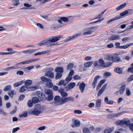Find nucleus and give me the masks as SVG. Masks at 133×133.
Returning a JSON list of instances; mask_svg holds the SVG:
<instances>
[{
  "label": "nucleus",
  "mask_w": 133,
  "mask_h": 133,
  "mask_svg": "<svg viewBox=\"0 0 133 133\" xmlns=\"http://www.w3.org/2000/svg\"><path fill=\"white\" fill-rule=\"evenodd\" d=\"M32 82V81L31 80H27L25 82H24V84L26 85L29 86L31 85Z\"/></svg>",
  "instance_id": "nucleus-36"
},
{
  "label": "nucleus",
  "mask_w": 133,
  "mask_h": 133,
  "mask_svg": "<svg viewBox=\"0 0 133 133\" xmlns=\"http://www.w3.org/2000/svg\"><path fill=\"white\" fill-rule=\"evenodd\" d=\"M97 26H94L90 28L85 29L83 30V35H87L91 34L93 32L95 31L97 29Z\"/></svg>",
  "instance_id": "nucleus-5"
},
{
  "label": "nucleus",
  "mask_w": 133,
  "mask_h": 133,
  "mask_svg": "<svg viewBox=\"0 0 133 133\" xmlns=\"http://www.w3.org/2000/svg\"><path fill=\"white\" fill-rule=\"evenodd\" d=\"M128 13V10H126L121 13L120 14V15L121 16H124L127 14Z\"/></svg>",
  "instance_id": "nucleus-46"
},
{
  "label": "nucleus",
  "mask_w": 133,
  "mask_h": 133,
  "mask_svg": "<svg viewBox=\"0 0 133 133\" xmlns=\"http://www.w3.org/2000/svg\"><path fill=\"white\" fill-rule=\"evenodd\" d=\"M58 92L62 96L61 97H65L68 96L67 93L64 91V90L63 88L59 89L58 90Z\"/></svg>",
  "instance_id": "nucleus-13"
},
{
  "label": "nucleus",
  "mask_w": 133,
  "mask_h": 133,
  "mask_svg": "<svg viewBox=\"0 0 133 133\" xmlns=\"http://www.w3.org/2000/svg\"><path fill=\"white\" fill-rule=\"evenodd\" d=\"M114 129V127H112L111 128H109L106 129L104 131V133H110Z\"/></svg>",
  "instance_id": "nucleus-31"
},
{
  "label": "nucleus",
  "mask_w": 133,
  "mask_h": 133,
  "mask_svg": "<svg viewBox=\"0 0 133 133\" xmlns=\"http://www.w3.org/2000/svg\"><path fill=\"white\" fill-rule=\"evenodd\" d=\"M24 5L26 7L25 8H29V9H32V8H30V6H31V4H29L28 3H25L24 4Z\"/></svg>",
  "instance_id": "nucleus-52"
},
{
  "label": "nucleus",
  "mask_w": 133,
  "mask_h": 133,
  "mask_svg": "<svg viewBox=\"0 0 133 133\" xmlns=\"http://www.w3.org/2000/svg\"><path fill=\"white\" fill-rule=\"evenodd\" d=\"M108 39L111 41H113L115 40H119L121 39V38L119 35H114L109 37Z\"/></svg>",
  "instance_id": "nucleus-10"
},
{
  "label": "nucleus",
  "mask_w": 133,
  "mask_h": 133,
  "mask_svg": "<svg viewBox=\"0 0 133 133\" xmlns=\"http://www.w3.org/2000/svg\"><path fill=\"white\" fill-rule=\"evenodd\" d=\"M38 60V59H33L32 60L26 61V62L27 64H29L30 63H33L35 61Z\"/></svg>",
  "instance_id": "nucleus-48"
},
{
  "label": "nucleus",
  "mask_w": 133,
  "mask_h": 133,
  "mask_svg": "<svg viewBox=\"0 0 133 133\" xmlns=\"http://www.w3.org/2000/svg\"><path fill=\"white\" fill-rule=\"evenodd\" d=\"M132 80H133V75H132L128 78L127 81L128 82H130Z\"/></svg>",
  "instance_id": "nucleus-57"
},
{
  "label": "nucleus",
  "mask_w": 133,
  "mask_h": 133,
  "mask_svg": "<svg viewBox=\"0 0 133 133\" xmlns=\"http://www.w3.org/2000/svg\"><path fill=\"white\" fill-rule=\"evenodd\" d=\"M86 85L83 82L81 83L79 85V88L81 92L83 93L84 91Z\"/></svg>",
  "instance_id": "nucleus-23"
},
{
  "label": "nucleus",
  "mask_w": 133,
  "mask_h": 133,
  "mask_svg": "<svg viewBox=\"0 0 133 133\" xmlns=\"http://www.w3.org/2000/svg\"><path fill=\"white\" fill-rule=\"evenodd\" d=\"M121 18V17L119 16H115V17L112 18L111 19H110L109 21H108L107 22V24H109L111 22H112L114 21L117 20L118 19H119L120 18Z\"/></svg>",
  "instance_id": "nucleus-25"
},
{
  "label": "nucleus",
  "mask_w": 133,
  "mask_h": 133,
  "mask_svg": "<svg viewBox=\"0 0 133 133\" xmlns=\"http://www.w3.org/2000/svg\"><path fill=\"white\" fill-rule=\"evenodd\" d=\"M95 106V104L93 102H91L89 103L88 105L89 107L90 108H92L94 107Z\"/></svg>",
  "instance_id": "nucleus-59"
},
{
  "label": "nucleus",
  "mask_w": 133,
  "mask_h": 133,
  "mask_svg": "<svg viewBox=\"0 0 133 133\" xmlns=\"http://www.w3.org/2000/svg\"><path fill=\"white\" fill-rule=\"evenodd\" d=\"M73 66L74 64L73 63H71L69 64L67 66V69L69 70L73 68Z\"/></svg>",
  "instance_id": "nucleus-44"
},
{
  "label": "nucleus",
  "mask_w": 133,
  "mask_h": 133,
  "mask_svg": "<svg viewBox=\"0 0 133 133\" xmlns=\"http://www.w3.org/2000/svg\"><path fill=\"white\" fill-rule=\"evenodd\" d=\"M121 114V113H120L112 114L108 116V118L109 119L114 118L118 116H119Z\"/></svg>",
  "instance_id": "nucleus-24"
},
{
  "label": "nucleus",
  "mask_w": 133,
  "mask_h": 133,
  "mask_svg": "<svg viewBox=\"0 0 133 133\" xmlns=\"http://www.w3.org/2000/svg\"><path fill=\"white\" fill-rule=\"evenodd\" d=\"M72 77L68 76L65 79V81L66 82V83H68L72 79Z\"/></svg>",
  "instance_id": "nucleus-54"
},
{
  "label": "nucleus",
  "mask_w": 133,
  "mask_h": 133,
  "mask_svg": "<svg viewBox=\"0 0 133 133\" xmlns=\"http://www.w3.org/2000/svg\"><path fill=\"white\" fill-rule=\"evenodd\" d=\"M62 74L61 73H57L55 77V78L56 79H60L62 76Z\"/></svg>",
  "instance_id": "nucleus-39"
},
{
  "label": "nucleus",
  "mask_w": 133,
  "mask_h": 133,
  "mask_svg": "<svg viewBox=\"0 0 133 133\" xmlns=\"http://www.w3.org/2000/svg\"><path fill=\"white\" fill-rule=\"evenodd\" d=\"M60 38L61 37L59 36H53L50 37L45 40L38 43L37 45L40 46L44 45L47 47H51L57 45V44L54 43L59 41Z\"/></svg>",
  "instance_id": "nucleus-1"
},
{
  "label": "nucleus",
  "mask_w": 133,
  "mask_h": 133,
  "mask_svg": "<svg viewBox=\"0 0 133 133\" xmlns=\"http://www.w3.org/2000/svg\"><path fill=\"white\" fill-rule=\"evenodd\" d=\"M35 108L31 110L28 112V114L30 115H35L37 116L43 112V108L40 105L36 104Z\"/></svg>",
  "instance_id": "nucleus-3"
},
{
  "label": "nucleus",
  "mask_w": 133,
  "mask_h": 133,
  "mask_svg": "<svg viewBox=\"0 0 133 133\" xmlns=\"http://www.w3.org/2000/svg\"><path fill=\"white\" fill-rule=\"evenodd\" d=\"M48 82L46 83V85L49 88H51L53 86V84L51 82Z\"/></svg>",
  "instance_id": "nucleus-60"
},
{
  "label": "nucleus",
  "mask_w": 133,
  "mask_h": 133,
  "mask_svg": "<svg viewBox=\"0 0 133 133\" xmlns=\"http://www.w3.org/2000/svg\"><path fill=\"white\" fill-rule=\"evenodd\" d=\"M126 87V84L124 83H122L120 87V89L119 91V94H122L124 92Z\"/></svg>",
  "instance_id": "nucleus-17"
},
{
  "label": "nucleus",
  "mask_w": 133,
  "mask_h": 133,
  "mask_svg": "<svg viewBox=\"0 0 133 133\" xmlns=\"http://www.w3.org/2000/svg\"><path fill=\"white\" fill-rule=\"evenodd\" d=\"M132 43H129L127 44L122 46H120V49H126L128 48L130 46L132 45Z\"/></svg>",
  "instance_id": "nucleus-34"
},
{
  "label": "nucleus",
  "mask_w": 133,
  "mask_h": 133,
  "mask_svg": "<svg viewBox=\"0 0 133 133\" xmlns=\"http://www.w3.org/2000/svg\"><path fill=\"white\" fill-rule=\"evenodd\" d=\"M75 114H80L82 113V111L80 110H75L74 111Z\"/></svg>",
  "instance_id": "nucleus-56"
},
{
  "label": "nucleus",
  "mask_w": 133,
  "mask_h": 133,
  "mask_svg": "<svg viewBox=\"0 0 133 133\" xmlns=\"http://www.w3.org/2000/svg\"><path fill=\"white\" fill-rule=\"evenodd\" d=\"M76 84L74 82H70L68 84L66 87L67 91L73 89L75 86Z\"/></svg>",
  "instance_id": "nucleus-11"
},
{
  "label": "nucleus",
  "mask_w": 133,
  "mask_h": 133,
  "mask_svg": "<svg viewBox=\"0 0 133 133\" xmlns=\"http://www.w3.org/2000/svg\"><path fill=\"white\" fill-rule=\"evenodd\" d=\"M33 103L31 100H29L28 103V105L29 107H31L33 106Z\"/></svg>",
  "instance_id": "nucleus-50"
},
{
  "label": "nucleus",
  "mask_w": 133,
  "mask_h": 133,
  "mask_svg": "<svg viewBox=\"0 0 133 133\" xmlns=\"http://www.w3.org/2000/svg\"><path fill=\"white\" fill-rule=\"evenodd\" d=\"M93 65L94 68L97 69H99L101 68L99 61H94L93 63Z\"/></svg>",
  "instance_id": "nucleus-21"
},
{
  "label": "nucleus",
  "mask_w": 133,
  "mask_h": 133,
  "mask_svg": "<svg viewBox=\"0 0 133 133\" xmlns=\"http://www.w3.org/2000/svg\"><path fill=\"white\" fill-rule=\"evenodd\" d=\"M126 95L127 96H130L131 95L130 91L128 88H127L126 91Z\"/></svg>",
  "instance_id": "nucleus-49"
},
{
  "label": "nucleus",
  "mask_w": 133,
  "mask_h": 133,
  "mask_svg": "<svg viewBox=\"0 0 133 133\" xmlns=\"http://www.w3.org/2000/svg\"><path fill=\"white\" fill-rule=\"evenodd\" d=\"M127 5V4L126 3H124L121 5L116 8V10L117 11H119L121 9L124 8Z\"/></svg>",
  "instance_id": "nucleus-27"
},
{
  "label": "nucleus",
  "mask_w": 133,
  "mask_h": 133,
  "mask_svg": "<svg viewBox=\"0 0 133 133\" xmlns=\"http://www.w3.org/2000/svg\"><path fill=\"white\" fill-rule=\"evenodd\" d=\"M55 101L51 102L50 104L54 106L63 104L69 101H73L74 98L71 96L65 97H61L58 96H57L54 98Z\"/></svg>",
  "instance_id": "nucleus-2"
},
{
  "label": "nucleus",
  "mask_w": 133,
  "mask_h": 133,
  "mask_svg": "<svg viewBox=\"0 0 133 133\" xmlns=\"http://www.w3.org/2000/svg\"><path fill=\"white\" fill-rule=\"evenodd\" d=\"M25 96L23 95H21L19 97L18 99V101L22 100L24 98Z\"/></svg>",
  "instance_id": "nucleus-61"
},
{
  "label": "nucleus",
  "mask_w": 133,
  "mask_h": 133,
  "mask_svg": "<svg viewBox=\"0 0 133 133\" xmlns=\"http://www.w3.org/2000/svg\"><path fill=\"white\" fill-rule=\"evenodd\" d=\"M73 78L75 80L79 79L81 78V77L77 75L74 76L73 77Z\"/></svg>",
  "instance_id": "nucleus-58"
},
{
  "label": "nucleus",
  "mask_w": 133,
  "mask_h": 133,
  "mask_svg": "<svg viewBox=\"0 0 133 133\" xmlns=\"http://www.w3.org/2000/svg\"><path fill=\"white\" fill-rule=\"evenodd\" d=\"M14 90H11L8 92V93L9 96L11 97H12L13 96Z\"/></svg>",
  "instance_id": "nucleus-53"
},
{
  "label": "nucleus",
  "mask_w": 133,
  "mask_h": 133,
  "mask_svg": "<svg viewBox=\"0 0 133 133\" xmlns=\"http://www.w3.org/2000/svg\"><path fill=\"white\" fill-rule=\"evenodd\" d=\"M37 50V49H30L26 50L23 51L22 52L26 54H29L36 51Z\"/></svg>",
  "instance_id": "nucleus-16"
},
{
  "label": "nucleus",
  "mask_w": 133,
  "mask_h": 133,
  "mask_svg": "<svg viewBox=\"0 0 133 133\" xmlns=\"http://www.w3.org/2000/svg\"><path fill=\"white\" fill-rule=\"evenodd\" d=\"M11 88V86L10 85H7L5 87L4 89V91H7L10 90Z\"/></svg>",
  "instance_id": "nucleus-45"
},
{
  "label": "nucleus",
  "mask_w": 133,
  "mask_h": 133,
  "mask_svg": "<svg viewBox=\"0 0 133 133\" xmlns=\"http://www.w3.org/2000/svg\"><path fill=\"white\" fill-rule=\"evenodd\" d=\"M83 133H91L90 129L87 127H84L82 129Z\"/></svg>",
  "instance_id": "nucleus-32"
},
{
  "label": "nucleus",
  "mask_w": 133,
  "mask_h": 133,
  "mask_svg": "<svg viewBox=\"0 0 133 133\" xmlns=\"http://www.w3.org/2000/svg\"><path fill=\"white\" fill-rule=\"evenodd\" d=\"M107 84H105L103 85L101 89L99 91L98 94V96H99L101 94H102L103 92L105 90L107 86Z\"/></svg>",
  "instance_id": "nucleus-19"
},
{
  "label": "nucleus",
  "mask_w": 133,
  "mask_h": 133,
  "mask_svg": "<svg viewBox=\"0 0 133 133\" xmlns=\"http://www.w3.org/2000/svg\"><path fill=\"white\" fill-rule=\"evenodd\" d=\"M55 71L57 73H61L62 74L63 72V69L62 67H58L55 69Z\"/></svg>",
  "instance_id": "nucleus-22"
},
{
  "label": "nucleus",
  "mask_w": 133,
  "mask_h": 133,
  "mask_svg": "<svg viewBox=\"0 0 133 133\" xmlns=\"http://www.w3.org/2000/svg\"><path fill=\"white\" fill-rule=\"evenodd\" d=\"M44 75L51 78H53L54 76V73L51 71H48L46 72Z\"/></svg>",
  "instance_id": "nucleus-14"
},
{
  "label": "nucleus",
  "mask_w": 133,
  "mask_h": 133,
  "mask_svg": "<svg viewBox=\"0 0 133 133\" xmlns=\"http://www.w3.org/2000/svg\"><path fill=\"white\" fill-rule=\"evenodd\" d=\"M99 62L101 68L107 67L110 65V62L105 63L104 61L102 59H99Z\"/></svg>",
  "instance_id": "nucleus-8"
},
{
  "label": "nucleus",
  "mask_w": 133,
  "mask_h": 133,
  "mask_svg": "<svg viewBox=\"0 0 133 133\" xmlns=\"http://www.w3.org/2000/svg\"><path fill=\"white\" fill-rule=\"evenodd\" d=\"M48 52L47 50L43 51L41 52H38L35 54L34 55L35 56H37L40 55H42L46 54Z\"/></svg>",
  "instance_id": "nucleus-37"
},
{
  "label": "nucleus",
  "mask_w": 133,
  "mask_h": 133,
  "mask_svg": "<svg viewBox=\"0 0 133 133\" xmlns=\"http://www.w3.org/2000/svg\"><path fill=\"white\" fill-rule=\"evenodd\" d=\"M30 91H34L35 90L38 88V87L37 86H31L28 87Z\"/></svg>",
  "instance_id": "nucleus-40"
},
{
  "label": "nucleus",
  "mask_w": 133,
  "mask_h": 133,
  "mask_svg": "<svg viewBox=\"0 0 133 133\" xmlns=\"http://www.w3.org/2000/svg\"><path fill=\"white\" fill-rule=\"evenodd\" d=\"M41 81L45 82H50L51 81V79L47 78L44 76L41 77Z\"/></svg>",
  "instance_id": "nucleus-29"
},
{
  "label": "nucleus",
  "mask_w": 133,
  "mask_h": 133,
  "mask_svg": "<svg viewBox=\"0 0 133 133\" xmlns=\"http://www.w3.org/2000/svg\"><path fill=\"white\" fill-rule=\"evenodd\" d=\"M68 19L66 17H61L58 20V22L61 24V25L59 26H57V28H59L65 25L66 24L65 22H68Z\"/></svg>",
  "instance_id": "nucleus-6"
},
{
  "label": "nucleus",
  "mask_w": 133,
  "mask_h": 133,
  "mask_svg": "<svg viewBox=\"0 0 133 133\" xmlns=\"http://www.w3.org/2000/svg\"><path fill=\"white\" fill-rule=\"evenodd\" d=\"M111 73L108 72H104L103 75V77L104 78H107L108 76H109L111 75Z\"/></svg>",
  "instance_id": "nucleus-41"
},
{
  "label": "nucleus",
  "mask_w": 133,
  "mask_h": 133,
  "mask_svg": "<svg viewBox=\"0 0 133 133\" xmlns=\"http://www.w3.org/2000/svg\"><path fill=\"white\" fill-rule=\"evenodd\" d=\"M72 122L73 123V124L71 125L72 127H79L80 125V121L78 120L73 119L72 120Z\"/></svg>",
  "instance_id": "nucleus-9"
},
{
  "label": "nucleus",
  "mask_w": 133,
  "mask_h": 133,
  "mask_svg": "<svg viewBox=\"0 0 133 133\" xmlns=\"http://www.w3.org/2000/svg\"><path fill=\"white\" fill-rule=\"evenodd\" d=\"M38 97L41 100L44 101L46 99L44 95L41 91H38L37 92Z\"/></svg>",
  "instance_id": "nucleus-15"
},
{
  "label": "nucleus",
  "mask_w": 133,
  "mask_h": 133,
  "mask_svg": "<svg viewBox=\"0 0 133 133\" xmlns=\"http://www.w3.org/2000/svg\"><path fill=\"white\" fill-rule=\"evenodd\" d=\"M32 101L33 103H36L39 102V99L36 97H34L32 98Z\"/></svg>",
  "instance_id": "nucleus-43"
},
{
  "label": "nucleus",
  "mask_w": 133,
  "mask_h": 133,
  "mask_svg": "<svg viewBox=\"0 0 133 133\" xmlns=\"http://www.w3.org/2000/svg\"><path fill=\"white\" fill-rule=\"evenodd\" d=\"M112 54H110L106 55L104 59L108 60L109 61H112Z\"/></svg>",
  "instance_id": "nucleus-38"
},
{
  "label": "nucleus",
  "mask_w": 133,
  "mask_h": 133,
  "mask_svg": "<svg viewBox=\"0 0 133 133\" xmlns=\"http://www.w3.org/2000/svg\"><path fill=\"white\" fill-rule=\"evenodd\" d=\"M101 100L100 99H98L96 102V108H99L101 107Z\"/></svg>",
  "instance_id": "nucleus-26"
},
{
  "label": "nucleus",
  "mask_w": 133,
  "mask_h": 133,
  "mask_svg": "<svg viewBox=\"0 0 133 133\" xmlns=\"http://www.w3.org/2000/svg\"><path fill=\"white\" fill-rule=\"evenodd\" d=\"M115 72L119 74H121L122 73V69L119 67L116 68L114 70Z\"/></svg>",
  "instance_id": "nucleus-33"
},
{
  "label": "nucleus",
  "mask_w": 133,
  "mask_h": 133,
  "mask_svg": "<svg viewBox=\"0 0 133 133\" xmlns=\"http://www.w3.org/2000/svg\"><path fill=\"white\" fill-rule=\"evenodd\" d=\"M17 108L16 107H15V109L14 110H13L10 111V112L9 114H13L15 113V112L17 111Z\"/></svg>",
  "instance_id": "nucleus-62"
},
{
  "label": "nucleus",
  "mask_w": 133,
  "mask_h": 133,
  "mask_svg": "<svg viewBox=\"0 0 133 133\" xmlns=\"http://www.w3.org/2000/svg\"><path fill=\"white\" fill-rule=\"evenodd\" d=\"M45 92L48 96V97L46 98L47 100L48 101H51L53 98L52 91L50 90L47 89L45 90Z\"/></svg>",
  "instance_id": "nucleus-7"
},
{
  "label": "nucleus",
  "mask_w": 133,
  "mask_h": 133,
  "mask_svg": "<svg viewBox=\"0 0 133 133\" xmlns=\"http://www.w3.org/2000/svg\"><path fill=\"white\" fill-rule=\"evenodd\" d=\"M12 4L14 6H16L19 4V0H13Z\"/></svg>",
  "instance_id": "nucleus-42"
},
{
  "label": "nucleus",
  "mask_w": 133,
  "mask_h": 133,
  "mask_svg": "<svg viewBox=\"0 0 133 133\" xmlns=\"http://www.w3.org/2000/svg\"><path fill=\"white\" fill-rule=\"evenodd\" d=\"M28 115L27 112L26 111L24 112L22 114H21L19 115L20 117H25L27 116Z\"/></svg>",
  "instance_id": "nucleus-47"
},
{
  "label": "nucleus",
  "mask_w": 133,
  "mask_h": 133,
  "mask_svg": "<svg viewBox=\"0 0 133 133\" xmlns=\"http://www.w3.org/2000/svg\"><path fill=\"white\" fill-rule=\"evenodd\" d=\"M104 101L106 104L110 105L113 104L114 103V101L109 100L108 97H106L104 98Z\"/></svg>",
  "instance_id": "nucleus-20"
},
{
  "label": "nucleus",
  "mask_w": 133,
  "mask_h": 133,
  "mask_svg": "<svg viewBox=\"0 0 133 133\" xmlns=\"http://www.w3.org/2000/svg\"><path fill=\"white\" fill-rule=\"evenodd\" d=\"M101 77V76L99 75H97L95 77L93 82L92 84V85L93 86L94 88H95L97 84V81L99 78Z\"/></svg>",
  "instance_id": "nucleus-12"
},
{
  "label": "nucleus",
  "mask_w": 133,
  "mask_h": 133,
  "mask_svg": "<svg viewBox=\"0 0 133 133\" xmlns=\"http://www.w3.org/2000/svg\"><path fill=\"white\" fill-rule=\"evenodd\" d=\"M82 34L81 33L77 34H76L75 35L72 36H70L68 37L66 39V41H69L74 38H76L78 36H79L81 35Z\"/></svg>",
  "instance_id": "nucleus-18"
},
{
  "label": "nucleus",
  "mask_w": 133,
  "mask_h": 133,
  "mask_svg": "<svg viewBox=\"0 0 133 133\" xmlns=\"http://www.w3.org/2000/svg\"><path fill=\"white\" fill-rule=\"evenodd\" d=\"M24 81H21L19 82H17L13 84V86L14 87H17L21 85L24 83Z\"/></svg>",
  "instance_id": "nucleus-28"
},
{
  "label": "nucleus",
  "mask_w": 133,
  "mask_h": 133,
  "mask_svg": "<svg viewBox=\"0 0 133 133\" xmlns=\"http://www.w3.org/2000/svg\"><path fill=\"white\" fill-rule=\"evenodd\" d=\"M114 46V44L113 43H111L108 44L107 46L108 48H112Z\"/></svg>",
  "instance_id": "nucleus-63"
},
{
  "label": "nucleus",
  "mask_w": 133,
  "mask_h": 133,
  "mask_svg": "<svg viewBox=\"0 0 133 133\" xmlns=\"http://www.w3.org/2000/svg\"><path fill=\"white\" fill-rule=\"evenodd\" d=\"M93 63V62L92 61H89L88 62L85 63L84 64V66L86 67H90L91 66Z\"/></svg>",
  "instance_id": "nucleus-35"
},
{
  "label": "nucleus",
  "mask_w": 133,
  "mask_h": 133,
  "mask_svg": "<svg viewBox=\"0 0 133 133\" xmlns=\"http://www.w3.org/2000/svg\"><path fill=\"white\" fill-rule=\"evenodd\" d=\"M130 129L132 132H133V123L131 124L130 123L129 125Z\"/></svg>",
  "instance_id": "nucleus-64"
},
{
  "label": "nucleus",
  "mask_w": 133,
  "mask_h": 133,
  "mask_svg": "<svg viewBox=\"0 0 133 133\" xmlns=\"http://www.w3.org/2000/svg\"><path fill=\"white\" fill-rule=\"evenodd\" d=\"M130 123V121L128 119L124 118L122 120H117L115 122V124L117 125H119L123 126L124 125H125L127 126H129Z\"/></svg>",
  "instance_id": "nucleus-4"
},
{
  "label": "nucleus",
  "mask_w": 133,
  "mask_h": 133,
  "mask_svg": "<svg viewBox=\"0 0 133 133\" xmlns=\"http://www.w3.org/2000/svg\"><path fill=\"white\" fill-rule=\"evenodd\" d=\"M112 61H115L117 57V55L115 54H112Z\"/></svg>",
  "instance_id": "nucleus-51"
},
{
  "label": "nucleus",
  "mask_w": 133,
  "mask_h": 133,
  "mask_svg": "<svg viewBox=\"0 0 133 133\" xmlns=\"http://www.w3.org/2000/svg\"><path fill=\"white\" fill-rule=\"evenodd\" d=\"M27 89H29V88L26 85L23 86L20 89L19 92H20L22 93Z\"/></svg>",
  "instance_id": "nucleus-30"
},
{
  "label": "nucleus",
  "mask_w": 133,
  "mask_h": 133,
  "mask_svg": "<svg viewBox=\"0 0 133 133\" xmlns=\"http://www.w3.org/2000/svg\"><path fill=\"white\" fill-rule=\"evenodd\" d=\"M130 39V38L129 37H126L125 38H123L122 39V41L124 42H126L128 41Z\"/></svg>",
  "instance_id": "nucleus-55"
}]
</instances>
